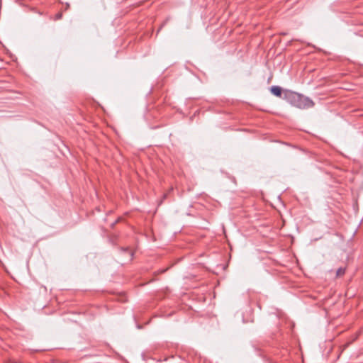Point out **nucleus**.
Returning a JSON list of instances; mask_svg holds the SVG:
<instances>
[{"label": "nucleus", "instance_id": "nucleus-1", "mask_svg": "<svg viewBox=\"0 0 363 363\" xmlns=\"http://www.w3.org/2000/svg\"><path fill=\"white\" fill-rule=\"evenodd\" d=\"M283 98L291 105L298 108H307L312 107L314 105L313 101L308 97L290 90H286L284 91Z\"/></svg>", "mask_w": 363, "mask_h": 363}, {"label": "nucleus", "instance_id": "nucleus-2", "mask_svg": "<svg viewBox=\"0 0 363 363\" xmlns=\"http://www.w3.org/2000/svg\"><path fill=\"white\" fill-rule=\"evenodd\" d=\"M270 91L276 96L280 97L281 96V88L278 86H272L270 88Z\"/></svg>", "mask_w": 363, "mask_h": 363}, {"label": "nucleus", "instance_id": "nucleus-3", "mask_svg": "<svg viewBox=\"0 0 363 363\" xmlns=\"http://www.w3.org/2000/svg\"><path fill=\"white\" fill-rule=\"evenodd\" d=\"M345 267H340L337 272H336V276L340 277L342 276L345 273Z\"/></svg>", "mask_w": 363, "mask_h": 363}, {"label": "nucleus", "instance_id": "nucleus-4", "mask_svg": "<svg viewBox=\"0 0 363 363\" xmlns=\"http://www.w3.org/2000/svg\"><path fill=\"white\" fill-rule=\"evenodd\" d=\"M61 17H62V14H61V13H58V14L57 15L56 18L59 19V18H60Z\"/></svg>", "mask_w": 363, "mask_h": 363}]
</instances>
